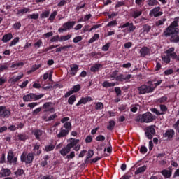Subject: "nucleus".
I'll return each instance as SVG.
<instances>
[{
	"label": "nucleus",
	"mask_w": 179,
	"mask_h": 179,
	"mask_svg": "<svg viewBox=\"0 0 179 179\" xmlns=\"http://www.w3.org/2000/svg\"><path fill=\"white\" fill-rule=\"evenodd\" d=\"M140 152L142 155H145L148 152V148L145 146H141L140 148Z\"/></svg>",
	"instance_id": "69168bd1"
},
{
	"label": "nucleus",
	"mask_w": 179,
	"mask_h": 179,
	"mask_svg": "<svg viewBox=\"0 0 179 179\" xmlns=\"http://www.w3.org/2000/svg\"><path fill=\"white\" fill-rule=\"evenodd\" d=\"M23 73H20L19 76H13L11 78L9 79L8 82L9 83H16V82H17L18 80H20V79H22V78H23Z\"/></svg>",
	"instance_id": "f3484780"
},
{
	"label": "nucleus",
	"mask_w": 179,
	"mask_h": 179,
	"mask_svg": "<svg viewBox=\"0 0 179 179\" xmlns=\"http://www.w3.org/2000/svg\"><path fill=\"white\" fill-rule=\"evenodd\" d=\"M96 141L98 142H104V141H106V137L103 135H99L96 138Z\"/></svg>",
	"instance_id": "864d4df0"
},
{
	"label": "nucleus",
	"mask_w": 179,
	"mask_h": 179,
	"mask_svg": "<svg viewBox=\"0 0 179 179\" xmlns=\"http://www.w3.org/2000/svg\"><path fill=\"white\" fill-rule=\"evenodd\" d=\"M89 101H93V99L90 96H86V97H83L80 99V100L76 103V106H80V104H86V103Z\"/></svg>",
	"instance_id": "4468645a"
},
{
	"label": "nucleus",
	"mask_w": 179,
	"mask_h": 179,
	"mask_svg": "<svg viewBox=\"0 0 179 179\" xmlns=\"http://www.w3.org/2000/svg\"><path fill=\"white\" fill-rule=\"evenodd\" d=\"M39 16H40V15L38 13L30 14V15H27V19L37 20V19H38Z\"/></svg>",
	"instance_id": "72a5a7b5"
},
{
	"label": "nucleus",
	"mask_w": 179,
	"mask_h": 179,
	"mask_svg": "<svg viewBox=\"0 0 179 179\" xmlns=\"http://www.w3.org/2000/svg\"><path fill=\"white\" fill-rule=\"evenodd\" d=\"M117 85L115 83H110L108 81H104L102 83L103 87H113Z\"/></svg>",
	"instance_id": "7c9ffc66"
},
{
	"label": "nucleus",
	"mask_w": 179,
	"mask_h": 179,
	"mask_svg": "<svg viewBox=\"0 0 179 179\" xmlns=\"http://www.w3.org/2000/svg\"><path fill=\"white\" fill-rule=\"evenodd\" d=\"M146 132H148L150 134H152V135H155L156 134V130H155V126H149L146 128Z\"/></svg>",
	"instance_id": "f704fd0d"
},
{
	"label": "nucleus",
	"mask_w": 179,
	"mask_h": 179,
	"mask_svg": "<svg viewBox=\"0 0 179 179\" xmlns=\"http://www.w3.org/2000/svg\"><path fill=\"white\" fill-rule=\"evenodd\" d=\"M13 29H15V30H17L19 29H20V27H22V24H20V22H17L15 23L13 26Z\"/></svg>",
	"instance_id": "0e129e2a"
},
{
	"label": "nucleus",
	"mask_w": 179,
	"mask_h": 179,
	"mask_svg": "<svg viewBox=\"0 0 179 179\" xmlns=\"http://www.w3.org/2000/svg\"><path fill=\"white\" fill-rule=\"evenodd\" d=\"M75 101H76V96H75V95H72L69 98L68 103L71 106H72Z\"/></svg>",
	"instance_id": "ea45409f"
},
{
	"label": "nucleus",
	"mask_w": 179,
	"mask_h": 179,
	"mask_svg": "<svg viewBox=\"0 0 179 179\" xmlns=\"http://www.w3.org/2000/svg\"><path fill=\"white\" fill-rule=\"evenodd\" d=\"M165 22H166V18L159 20L156 22V26H162V25L164 24Z\"/></svg>",
	"instance_id": "13d9d810"
},
{
	"label": "nucleus",
	"mask_w": 179,
	"mask_h": 179,
	"mask_svg": "<svg viewBox=\"0 0 179 179\" xmlns=\"http://www.w3.org/2000/svg\"><path fill=\"white\" fill-rule=\"evenodd\" d=\"M19 43V37L15 38L10 43V47H12V45H16Z\"/></svg>",
	"instance_id": "5fc2aeb1"
},
{
	"label": "nucleus",
	"mask_w": 179,
	"mask_h": 179,
	"mask_svg": "<svg viewBox=\"0 0 179 179\" xmlns=\"http://www.w3.org/2000/svg\"><path fill=\"white\" fill-rule=\"evenodd\" d=\"M120 29H125L124 31L127 33H134L135 31L136 27L134 25L132 22H126L122 25L120 26Z\"/></svg>",
	"instance_id": "0eeeda50"
},
{
	"label": "nucleus",
	"mask_w": 179,
	"mask_h": 179,
	"mask_svg": "<svg viewBox=\"0 0 179 179\" xmlns=\"http://www.w3.org/2000/svg\"><path fill=\"white\" fill-rule=\"evenodd\" d=\"M71 37H72V35L62 36H60L59 41H66L69 40Z\"/></svg>",
	"instance_id": "a19ab883"
},
{
	"label": "nucleus",
	"mask_w": 179,
	"mask_h": 179,
	"mask_svg": "<svg viewBox=\"0 0 179 179\" xmlns=\"http://www.w3.org/2000/svg\"><path fill=\"white\" fill-rule=\"evenodd\" d=\"M75 26V21L66 22L63 25V29H59V31H66V30H69L70 29H72Z\"/></svg>",
	"instance_id": "ddd939ff"
},
{
	"label": "nucleus",
	"mask_w": 179,
	"mask_h": 179,
	"mask_svg": "<svg viewBox=\"0 0 179 179\" xmlns=\"http://www.w3.org/2000/svg\"><path fill=\"white\" fill-rule=\"evenodd\" d=\"M147 3L149 6H155L159 2H157V0H148Z\"/></svg>",
	"instance_id": "79ce46f5"
},
{
	"label": "nucleus",
	"mask_w": 179,
	"mask_h": 179,
	"mask_svg": "<svg viewBox=\"0 0 179 179\" xmlns=\"http://www.w3.org/2000/svg\"><path fill=\"white\" fill-rule=\"evenodd\" d=\"M99 37L100 36L99 35V34H95L94 36L89 41V43H94L96 40H99Z\"/></svg>",
	"instance_id": "49530a36"
},
{
	"label": "nucleus",
	"mask_w": 179,
	"mask_h": 179,
	"mask_svg": "<svg viewBox=\"0 0 179 179\" xmlns=\"http://www.w3.org/2000/svg\"><path fill=\"white\" fill-rule=\"evenodd\" d=\"M148 84L149 85L143 84L137 88L139 94H146L148 93H152V92H155V89H156V87L153 85V82L148 81Z\"/></svg>",
	"instance_id": "20e7f679"
},
{
	"label": "nucleus",
	"mask_w": 179,
	"mask_h": 179,
	"mask_svg": "<svg viewBox=\"0 0 179 179\" xmlns=\"http://www.w3.org/2000/svg\"><path fill=\"white\" fill-rule=\"evenodd\" d=\"M149 53V48L147 47H143L140 50V54L141 57H145Z\"/></svg>",
	"instance_id": "c756f323"
},
{
	"label": "nucleus",
	"mask_w": 179,
	"mask_h": 179,
	"mask_svg": "<svg viewBox=\"0 0 179 179\" xmlns=\"http://www.w3.org/2000/svg\"><path fill=\"white\" fill-rule=\"evenodd\" d=\"M79 142V139H75V138H71L69 140V143L67 144V145L72 149V148H75L76 145H78Z\"/></svg>",
	"instance_id": "6ab92c4d"
},
{
	"label": "nucleus",
	"mask_w": 179,
	"mask_h": 179,
	"mask_svg": "<svg viewBox=\"0 0 179 179\" xmlns=\"http://www.w3.org/2000/svg\"><path fill=\"white\" fill-rule=\"evenodd\" d=\"M57 117H58V115H57V113L51 115L48 119H46L45 122H48L50 121H52L55 118H57Z\"/></svg>",
	"instance_id": "3c124183"
},
{
	"label": "nucleus",
	"mask_w": 179,
	"mask_h": 179,
	"mask_svg": "<svg viewBox=\"0 0 179 179\" xmlns=\"http://www.w3.org/2000/svg\"><path fill=\"white\" fill-rule=\"evenodd\" d=\"M52 106V103L46 102L43 105V108L45 109L43 113H55V108L51 107Z\"/></svg>",
	"instance_id": "9b49d317"
},
{
	"label": "nucleus",
	"mask_w": 179,
	"mask_h": 179,
	"mask_svg": "<svg viewBox=\"0 0 179 179\" xmlns=\"http://www.w3.org/2000/svg\"><path fill=\"white\" fill-rule=\"evenodd\" d=\"M159 107L162 112L156 108H152L150 110L152 113H154V114H156V115H164V114L167 113V106H166V105H160Z\"/></svg>",
	"instance_id": "1a4fd4ad"
},
{
	"label": "nucleus",
	"mask_w": 179,
	"mask_h": 179,
	"mask_svg": "<svg viewBox=\"0 0 179 179\" xmlns=\"http://www.w3.org/2000/svg\"><path fill=\"white\" fill-rule=\"evenodd\" d=\"M156 120V117L150 112H146L143 115H139L136 117V121L137 122H145L149 124V122H153Z\"/></svg>",
	"instance_id": "7ed1b4c3"
},
{
	"label": "nucleus",
	"mask_w": 179,
	"mask_h": 179,
	"mask_svg": "<svg viewBox=\"0 0 179 179\" xmlns=\"http://www.w3.org/2000/svg\"><path fill=\"white\" fill-rule=\"evenodd\" d=\"M16 141H22V142H25L26 141H27V139H29V136L27 135H26V134H18L16 136Z\"/></svg>",
	"instance_id": "a211bd4d"
},
{
	"label": "nucleus",
	"mask_w": 179,
	"mask_h": 179,
	"mask_svg": "<svg viewBox=\"0 0 179 179\" xmlns=\"http://www.w3.org/2000/svg\"><path fill=\"white\" fill-rule=\"evenodd\" d=\"M43 45V41L38 40L37 42L34 43V47H36V48H40Z\"/></svg>",
	"instance_id": "052dcab7"
},
{
	"label": "nucleus",
	"mask_w": 179,
	"mask_h": 179,
	"mask_svg": "<svg viewBox=\"0 0 179 179\" xmlns=\"http://www.w3.org/2000/svg\"><path fill=\"white\" fill-rule=\"evenodd\" d=\"M142 15V11H134L132 14V16L134 19H136L137 17H139Z\"/></svg>",
	"instance_id": "603ef678"
},
{
	"label": "nucleus",
	"mask_w": 179,
	"mask_h": 179,
	"mask_svg": "<svg viewBox=\"0 0 179 179\" xmlns=\"http://www.w3.org/2000/svg\"><path fill=\"white\" fill-rule=\"evenodd\" d=\"M75 157V152L72 151L69 155H66V159H73Z\"/></svg>",
	"instance_id": "774afa93"
},
{
	"label": "nucleus",
	"mask_w": 179,
	"mask_h": 179,
	"mask_svg": "<svg viewBox=\"0 0 179 179\" xmlns=\"http://www.w3.org/2000/svg\"><path fill=\"white\" fill-rule=\"evenodd\" d=\"M152 29V27H150V25L148 24H145L143 25L142 29H141V34H148V33H149V31H150Z\"/></svg>",
	"instance_id": "393cba45"
},
{
	"label": "nucleus",
	"mask_w": 179,
	"mask_h": 179,
	"mask_svg": "<svg viewBox=\"0 0 179 179\" xmlns=\"http://www.w3.org/2000/svg\"><path fill=\"white\" fill-rule=\"evenodd\" d=\"M34 135L35 136L36 139L41 141L40 137L43 136V130L38 129L34 130Z\"/></svg>",
	"instance_id": "aec40b11"
},
{
	"label": "nucleus",
	"mask_w": 179,
	"mask_h": 179,
	"mask_svg": "<svg viewBox=\"0 0 179 179\" xmlns=\"http://www.w3.org/2000/svg\"><path fill=\"white\" fill-rule=\"evenodd\" d=\"M69 117H65L61 120V122L64 124L63 127H61L60 131L57 134V138H65L69 134V131L72 130V123L68 122Z\"/></svg>",
	"instance_id": "f03ea898"
},
{
	"label": "nucleus",
	"mask_w": 179,
	"mask_h": 179,
	"mask_svg": "<svg viewBox=\"0 0 179 179\" xmlns=\"http://www.w3.org/2000/svg\"><path fill=\"white\" fill-rule=\"evenodd\" d=\"M13 38V35L12 34H7L3 36L2 41L3 43H8V41H10Z\"/></svg>",
	"instance_id": "bb28decb"
},
{
	"label": "nucleus",
	"mask_w": 179,
	"mask_h": 179,
	"mask_svg": "<svg viewBox=\"0 0 179 179\" xmlns=\"http://www.w3.org/2000/svg\"><path fill=\"white\" fill-rule=\"evenodd\" d=\"M33 160H34V155L32 152H29L27 155L23 153L21 155V162H24L27 164L33 163Z\"/></svg>",
	"instance_id": "423d86ee"
},
{
	"label": "nucleus",
	"mask_w": 179,
	"mask_h": 179,
	"mask_svg": "<svg viewBox=\"0 0 179 179\" xmlns=\"http://www.w3.org/2000/svg\"><path fill=\"white\" fill-rule=\"evenodd\" d=\"M178 20L179 17L175 18L174 21L168 27L164 32L165 37H171V43H179L178 36Z\"/></svg>",
	"instance_id": "f257e3e1"
},
{
	"label": "nucleus",
	"mask_w": 179,
	"mask_h": 179,
	"mask_svg": "<svg viewBox=\"0 0 179 179\" xmlns=\"http://www.w3.org/2000/svg\"><path fill=\"white\" fill-rule=\"evenodd\" d=\"M7 160L10 164H16L17 158L13 156V151L10 150L8 152Z\"/></svg>",
	"instance_id": "9d476101"
},
{
	"label": "nucleus",
	"mask_w": 179,
	"mask_h": 179,
	"mask_svg": "<svg viewBox=\"0 0 179 179\" xmlns=\"http://www.w3.org/2000/svg\"><path fill=\"white\" fill-rule=\"evenodd\" d=\"M104 108V105L101 102H97L95 105V110H103Z\"/></svg>",
	"instance_id": "37998d69"
},
{
	"label": "nucleus",
	"mask_w": 179,
	"mask_h": 179,
	"mask_svg": "<svg viewBox=\"0 0 179 179\" xmlns=\"http://www.w3.org/2000/svg\"><path fill=\"white\" fill-rule=\"evenodd\" d=\"M161 173L166 178H170L171 177V172L169 170H163Z\"/></svg>",
	"instance_id": "473e14b6"
},
{
	"label": "nucleus",
	"mask_w": 179,
	"mask_h": 179,
	"mask_svg": "<svg viewBox=\"0 0 179 179\" xmlns=\"http://www.w3.org/2000/svg\"><path fill=\"white\" fill-rule=\"evenodd\" d=\"M11 113L6 106H0V118H9Z\"/></svg>",
	"instance_id": "6e6552de"
},
{
	"label": "nucleus",
	"mask_w": 179,
	"mask_h": 179,
	"mask_svg": "<svg viewBox=\"0 0 179 179\" xmlns=\"http://www.w3.org/2000/svg\"><path fill=\"white\" fill-rule=\"evenodd\" d=\"M28 12H30V8H24L22 9L18 10L17 12V15H20V16H23L24 13H27Z\"/></svg>",
	"instance_id": "c85d7f7f"
},
{
	"label": "nucleus",
	"mask_w": 179,
	"mask_h": 179,
	"mask_svg": "<svg viewBox=\"0 0 179 179\" xmlns=\"http://www.w3.org/2000/svg\"><path fill=\"white\" fill-rule=\"evenodd\" d=\"M80 90V85L78 84L73 87L72 92L73 93H78Z\"/></svg>",
	"instance_id": "a18cd8bd"
},
{
	"label": "nucleus",
	"mask_w": 179,
	"mask_h": 179,
	"mask_svg": "<svg viewBox=\"0 0 179 179\" xmlns=\"http://www.w3.org/2000/svg\"><path fill=\"white\" fill-rule=\"evenodd\" d=\"M24 171H23V169H17L15 172V176H22V174H24Z\"/></svg>",
	"instance_id": "680f3d73"
},
{
	"label": "nucleus",
	"mask_w": 179,
	"mask_h": 179,
	"mask_svg": "<svg viewBox=\"0 0 179 179\" xmlns=\"http://www.w3.org/2000/svg\"><path fill=\"white\" fill-rule=\"evenodd\" d=\"M48 16H50V12L49 11H44L41 15V17L42 19H45L47 17H48Z\"/></svg>",
	"instance_id": "6e6d98bb"
},
{
	"label": "nucleus",
	"mask_w": 179,
	"mask_h": 179,
	"mask_svg": "<svg viewBox=\"0 0 179 179\" xmlns=\"http://www.w3.org/2000/svg\"><path fill=\"white\" fill-rule=\"evenodd\" d=\"M78 69H79V66H78L77 64H73L71 67L70 75H71V76H75V75H76V73H78Z\"/></svg>",
	"instance_id": "4be33fe9"
},
{
	"label": "nucleus",
	"mask_w": 179,
	"mask_h": 179,
	"mask_svg": "<svg viewBox=\"0 0 179 179\" xmlns=\"http://www.w3.org/2000/svg\"><path fill=\"white\" fill-rule=\"evenodd\" d=\"M50 41L52 43H55L57 41H59V36L58 35H56L55 36H53L51 39H50Z\"/></svg>",
	"instance_id": "e2e57ef3"
},
{
	"label": "nucleus",
	"mask_w": 179,
	"mask_h": 179,
	"mask_svg": "<svg viewBox=\"0 0 179 179\" xmlns=\"http://www.w3.org/2000/svg\"><path fill=\"white\" fill-rule=\"evenodd\" d=\"M167 101V96H162L157 99V103H166Z\"/></svg>",
	"instance_id": "4d7b16f0"
},
{
	"label": "nucleus",
	"mask_w": 179,
	"mask_h": 179,
	"mask_svg": "<svg viewBox=\"0 0 179 179\" xmlns=\"http://www.w3.org/2000/svg\"><path fill=\"white\" fill-rule=\"evenodd\" d=\"M162 58L163 62H164L165 64H170V62L171 61V57L170 56H168L167 55L162 56Z\"/></svg>",
	"instance_id": "58836bf2"
},
{
	"label": "nucleus",
	"mask_w": 179,
	"mask_h": 179,
	"mask_svg": "<svg viewBox=\"0 0 179 179\" xmlns=\"http://www.w3.org/2000/svg\"><path fill=\"white\" fill-rule=\"evenodd\" d=\"M42 97H44V94H43L36 95V94L31 93L29 94L24 95L23 96V100L25 102L31 101V100H34V101H36L37 100H40Z\"/></svg>",
	"instance_id": "39448f33"
},
{
	"label": "nucleus",
	"mask_w": 179,
	"mask_h": 179,
	"mask_svg": "<svg viewBox=\"0 0 179 179\" xmlns=\"http://www.w3.org/2000/svg\"><path fill=\"white\" fill-rule=\"evenodd\" d=\"M146 166H143L139 167L138 169H137V170L135 171V174L138 175V174H141V173H145V171H146Z\"/></svg>",
	"instance_id": "2f4dec72"
},
{
	"label": "nucleus",
	"mask_w": 179,
	"mask_h": 179,
	"mask_svg": "<svg viewBox=\"0 0 179 179\" xmlns=\"http://www.w3.org/2000/svg\"><path fill=\"white\" fill-rule=\"evenodd\" d=\"M175 50L176 49L174 48H171L165 52V54H166L168 57H170L173 59V58H176V53L174 52Z\"/></svg>",
	"instance_id": "2eb2a0df"
},
{
	"label": "nucleus",
	"mask_w": 179,
	"mask_h": 179,
	"mask_svg": "<svg viewBox=\"0 0 179 179\" xmlns=\"http://www.w3.org/2000/svg\"><path fill=\"white\" fill-rule=\"evenodd\" d=\"M93 155H94V152L93 151V150H89L85 162H87V160H89V159H91V157L93 156Z\"/></svg>",
	"instance_id": "8fccbe9b"
},
{
	"label": "nucleus",
	"mask_w": 179,
	"mask_h": 179,
	"mask_svg": "<svg viewBox=\"0 0 179 179\" xmlns=\"http://www.w3.org/2000/svg\"><path fill=\"white\" fill-rule=\"evenodd\" d=\"M9 66L8 64H1L0 65V73L4 71H8Z\"/></svg>",
	"instance_id": "de8ad7c7"
},
{
	"label": "nucleus",
	"mask_w": 179,
	"mask_h": 179,
	"mask_svg": "<svg viewBox=\"0 0 179 179\" xmlns=\"http://www.w3.org/2000/svg\"><path fill=\"white\" fill-rule=\"evenodd\" d=\"M115 127V122L114 120L109 121V125L107 126V129L109 131H113Z\"/></svg>",
	"instance_id": "e433bc0d"
},
{
	"label": "nucleus",
	"mask_w": 179,
	"mask_h": 179,
	"mask_svg": "<svg viewBox=\"0 0 179 179\" xmlns=\"http://www.w3.org/2000/svg\"><path fill=\"white\" fill-rule=\"evenodd\" d=\"M24 65V63L21 62H17V63H13L11 66L10 68H12V69L15 70V69H17V68H22V66H23Z\"/></svg>",
	"instance_id": "cd10ccee"
},
{
	"label": "nucleus",
	"mask_w": 179,
	"mask_h": 179,
	"mask_svg": "<svg viewBox=\"0 0 179 179\" xmlns=\"http://www.w3.org/2000/svg\"><path fill=\"white\" fill-rule=\"evenodd\" d=\"M163 15L162 12H160V7H155L150 12V16H154V17H157Z\"/></svg>",
	"instance_id": "f8f14e48"
},
{
	"label": "nucleus",
	"mask_w": 179,
	"mask_h": 179,
	"mask_svg": "<svg viewBox=\"0 0 179 179\" xmlns=\"http://www.w3.org/2000/svg\"><path fill=\"white\" fill-rule=\"evenodd\" d=\"M115 92L118 97V96H121V88L119 87H115Z\"/></svg>",
	"instance_id": "338daca9"
},
{
	"label": "nucleus",
	"mask_w": 179,
	"mask_h": 179,
	"mask_svg": "<svg viewBox=\"0 0 179 179\" xmlns=\"http://www.w3.org/2000/svg\"><path fill=\"white\" fill-rule=\"evenodd\" d=\"M73 46L72 45L62 46L56 49V52H61L62 50H66V48H73Z\"/></svg>",
	"instance_id": "c9c22d12"
},
{
	"label": "nucleus",
	"mask_w": 179,
	"mask_h": 179,
	"mask_svg": "<svg viewBox=\"0 0 179 179\" xmlns=\"http://www.w3.org/2000/svg\"><path fill=\"white\" fill-rule=\"evenodd\" d=\"M10 174H12V171H10V169H9L3 168L0 172V176H1V177H9Z\"/></svg>",
	"instance_id": "dca6fc26"
},
{
	"label": "nucleus",
	"mask_w": 179,
	"mask_h": 179,
	"mask_svg": "<svg viewBox=\"0 0 179 179\" xmlns=\"http://www.w3.org/2000/svg\"><path fill=\"white\" fill-rule=\"evenodd\" d=\"M69 152H71V148L68 145H66V147L62 148L59 153L60 155H62V156L65 157V156H66V155L69 153Z\"/></svg>",
	"instance_id": "412c9836"
},
{
	"label": "nucleus",
	"mask_w": 179,
	"mask_h": 179,
	"mask_svg": "<svg viewBox=\"0 0 179 179\" xmlns=\"http://www.w3.org/2000/svg\"><path fill=\"white\" fill-rule=\"evenodd\" d=\"M103 68L101 64H96L90 68L91 72H99L100 69Z\"/></svg>",
	"instance_id": "5701e85b"
},
{
	"label": "nucleus",
	"mask_w": 179,
	"mask_h": 179,
	"mask_svg": "<svg viewBox=\"0 0 179 179\" xmlns=\"http://www.w3.org/2000/svg\"><path fill=\"white\" fill-rule=\"evenodd\" d=\"M115 80L117 82H124V80H125L124 76L123 74H120L116 77Z\"/></svg>",
	"instance_id": "09e8293b"
},
{
	"label": "nucleus",
	"mask_w": 179,
	"mask_h": 179,
	"mask_svg": "<svg viewBox=\"0 0 179 179\" xmlns=\"http://www.w3.org/2000/svg\"><path fill=\"white\" fill-rule=\"evenodd\" d=\"M34 152L36 156H40L41 155V150H40V145L36 143L34 145Z\"/></svg>",
	"instance_id": "a878e982"
},
{
	"label": "nucleus",
	"mask_w": 179,
	"mask_h": 179,
	"mask_svg": "<svg viewBox=\"0 0 179 179\" xmlns=\"http://www.w3.org/2000/svg\"><path fill=\"white\" fill-rule=\"evenodd\" d=\"M41 66V65L40 64L39 65L35 64L32 66L31 70L28 71V73H31V72H34V71H37V69H38Z\"/></svg>",
	"instance_id": "c03bdc74"
},
{
	"label": "nucleus",
	"mask_w": 179,
	"mask_h": 179,
	"mask_svg": "<svg viewBox=\"0 0 179 179\" xmlns=\"http://www.w3.org/2000/svg\"><path fill=\"white\" fill-rule=\"evenodd\" d=\"M55 149V145L54 144H50L49 145L45 146V152H52Z\"/></svg>",
	"instance_id": "4c0bfd02"
},
{
	"label": "nucleus",
	"mask_w": 179,
	"mask_h": 179,
	"mask_svg": "<svg viewBox=\"0 0 179 179\" xmlns=\"http://www.w3.org/2000/svg\"><path fill=\"white\" fill-rule=\"evenodd\" d=\"M176 132L173 129H169L166 131V133L164 134V136L168 139H171L174 136Z\"/></svg>",
	"instance_id": "b1692460"
},
{
	"label": "nucleus",
	"mask_w": 179,
	"mask_h": 179,
	"mask_svg": "<svg viewBox=\"0 0 179 179\" xmlns=\"http://www.w3.org/2000/svg\"><path fill=\"white\" fill-rule=\"evenodd\" d=\"M57 11H54L49 17V20H50V22H52V20H54V19H55V16H57Z\"/></svg>",
	"instance_id": "bf43d9fd"
}]
</instances>
